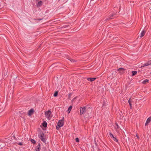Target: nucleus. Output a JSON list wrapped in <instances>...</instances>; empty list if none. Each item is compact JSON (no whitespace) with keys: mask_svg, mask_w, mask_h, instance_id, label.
Listing matches in <instances>:
<instances>
[{"mask_svg":"<svg viewBox=\"0 0 151 151\" xmlns=\"http://www.w3.org/2000/svg\"><path fill=\"white\" fill-rule=\"evenodd\" d=\"M44 134L42 131H40L39 134L38 136L39 138L41 139V141L44 143H45L46 142V139L44 137Z\"/></svg>","mask_w":151,"mask_h":151,"instance_id":"obj_1","label":"nucleus"},{"mask_svg":"<svg viewBox=\"0 0 151 151\" xmlns=\"http://www.w3.org/2000/svg\"><path fill=\"white\" fill-rule=\"evenodd\" d=\"M87 106H86L82 107L80 108V115H82L87 111L88 108H87Z\"/></svg>","mask_w":151,"mask_h":151,"instance_id":"obj_2","label":"nucleus"},{"mask_svg":"<svg viewBox=\"0 0 151 151\" xmlns=\"http://www.w3.org/2000/svg\"><path fill=\"white\" fill-rule=\"evenodd\" d=\"M64 124V122L63 119L59 120L56 126V129L57 130H58L60 127L63 126Z\"/></svg>","mask_w":151,"mask_h":151,"instance_id":"obj_3","label":"nucleus"},{"mask_svg":"<svg viewBox=\"0 0 151 151\" xmlns=\"http://www.w3.org/2000/svg\"><path fill=\"white\" fill-rule=\"evenodd\" d=\"M116 13H112L109 15L108 18H107L106 20H109V19H113L117 17L116 15Z\"/></svg>","mask_w":151,"mask_h":151,"instance_id":"obj_4","label":"nucleus"},{"mask_svg":"<svg viewBox=\"0 0 151 151\" xmlns=\"http://www.w3.org/2000/svg\"><path fill=\"white\" fill-rule=\"evenodd\" d=\"M51 112L50 110H49L47 111H46L45 112V115L46 118H47L49 120H50L49 118L51 114Z\"/></svg>","mask_w":151,"mask_h":151,"instance_id":"obj_5","label":"nucleus"},{"mask_svg":"<svg viewBox=\"0 0 151 151\" xmlns=\"http://www.w3.org/2000/svg\"><path fill=\"white\" fill-rule=\"evenodd\" d=\"M125 69L124 68H121L118 69L117 70L119 71V73L120 74H122L125 71Z\"/></svg>","mask_w":151,"mask_h":151,"instance_id":"obj_6","label":"nucleus"},{"mask_svg":"<svg viewBox=\"0 0 151 151\" xmlns=\"http://www.w3.org/2000/svg\"><path fill=\"white\" fill-rule=\"evenodd\" d=\"M34 112V110L33 109H31L28 112V114L29 116H30Z\"/></svg>","mask_w":151,"mask_h":151,"instance_id":"obj_7","label":"nucleus"},{"mask_svg":"<svg viewBox=\"0 0 151 151\" xmlns=\"http://www.w3.org/2000/svg\"><path fill=\"white\" fill-rule=\"evenodd\" d=\"M151 121V116L149 117L147 120L145 124V125L147 126Z\"/></svg>","mask_w":151,"mask_h":151,"instance_id":"obj_8","label":"nucleus"},{"mask_svg":"<svg viewBox=\"0 0 151 151\" xmlns=\"http://www.w3.org/2000/svg\"><path fill=\"white\" fill-rule=\"evenodd\" d=\"M42 1H39L38 3L37 4V6L38 7H41L42 5Z\"/></svg>","mask_w":151,"mask_h":151,"instance_id":"obj_9","label":"nucleus"},{"mask_svg":"<svg viewBox=\"0 0 151 151\" xmlns=\"http://www.w3.org/2000/svg\"><path fill=\"white\" fill-rule=\"evenodd\" d=\"M40 146V143H39L37 146V147L35 149L36 151H40L41 149Z\"/></svg>","mask_w":151,"mask_h":151,"instance_id":"obj_10","label":"nucleus"},{"mask_svg":"<svg viewBox=\"0 0 151 151\" xmlns=\"http://www.w3.org/2000/svg\"><path fill=\"white\" fill-rule=\"evenodd\" d=\"M96 79V78H88L87 80L88 81L92 82L94 81Z\"/></svg>","mask_w":151,"mask_h":151,"instance_id":"obj_11","label":"nucleus"},{"mask_svg":"<svg viewBox=\"0 0 151 151\" xmlns=\"http://www.w3.org/2000/svg\"><path fill=\"white\" fill-rule=\"evenodd\" d=\"M132 99H131V98H130L128 101L129 104L130 106V109H132Z\"/></svg>","mask_w":151,"mask_h":151,"instance_id":"obj_12","label":"nucleus"},{"mask_svg":"<svg viewBox=\"0 0 151 151\" xmlns=\"http://www.w3.org/2000/svg\"><path fill=\"white\" fill-rule=\"evenodd\" d=\"M145 30H143L142 32H141V33L140 35V37L141 38L142 37H143L144 35H145Z\"/></svg>","mask_w":151,"mask_h":151,"instance_id":"obj_13","label":"nucleus"},{"mask_svg":"<svg viewBox=\"0 0 151 151\" xmlns=\"http://www.w3.org/2000/svg\"><path fill=\"white\" fill-rule=\"evenodd\" d=\"M43 126L45 127L46 128L47 127V123L46 122V121H44L42 124Z\"/></svg>","mask_w":151,"mask_h":151,"instance_id":"obj_14","label":"nucleus"},{"mask_svg":"<svg viewBox=\"0 0 151 151\" xmlns=\"http://www.w3.org/2000/svg\"><path fill=\"white\" fill-rule=\"evenodd\" d=\"M149 81V80L147 79H145L142 81V83L143 84H145L146 83H148Z\"/></svg>","mask_w":151,"mask_h":151,"instance_id":"obj_15","label":"nucleus"},{"mask_svg":"<svg viewBox=\"0 0 151 151\" xmlns=\"http://www.w3.org/2000/svg\"><path fill=\"white\" fill-rule=\"evenodd\" d=\"M137 72L136 71H132V76H133L137 74Z\"/></svg>","mask_w":151,"mask_h":151,"instance_id":"obj_16","label":"nucleus"},{"mask_svg":"<svg viewBox=\"0 0 151 151\" xmlns=\"http://www.w3.org/2000/svg\"><path fill=\"white\" fill-rule=\"evenodd\" d=\"M115 125L116 126L115 127V129H119V126L117 122H116Z\"/></svg>","mask_w":151,"mask_h":151,"instance_id":"obj_17","label":"nucleus"},{"mask_svg":"<svg viewBox=\"0 0 151 151\" xmlns=\"http://www.w3.org/2000/svg\"><path fill=\"white\" fill-rule=\"evenodd\" d=\"M72 106H70L68 108V111L69 113H70V111H71V110L72 109Z\"/></svg>","mask_w":151,"mask_h":151,"instance_id":"obj_18","label":"nucleus"},{"mask_svg":"<svg viewBox=\"0 0 151 151\" xmlns=\"http://www.w3.org/2000/svg\"><path fill=\"white\" fill-rule=\"evenodd\" d=\"M58 91H56L55 92L53 96L54 97H56L58 96Z\"/></svg>","mask_w":151,"mask_h":151,"instance_id":"obj_19","label":"nucleus"},{"mask_svg":"<svg viewBox=\"0 0 151 151\" xmlns=\"http://www.w3.org/2000/svg\"><path fill=\"white\" fill-rule=\"evenodd\" d=\"M106 104L105 102V101L104 100L103 101L102 106L103 107L106 106Z\"/></svg>","mask_w":151,"mask_h":151,"instance_id":"obj_20","label":"nucleus"},{"mask_svg":"<svg viewBox=\"0 0 151 151\" xmlns=\"http://www.w3.org/2000/svg\"><path fill=\"white\" fill-rule=\"evenodd\" d=\"M30 141L33 144H35L36 143V141L34 139H31Z\"/></svg>","mask_w":151,"mask_h":151,"instance_id":"obj_21","label":"nucleus"},{"mask_svg":"<svg viewBox=\"0 0 151 151\" xmlns=\"http://www.w3.org/2000/svg\"><path fill=\"white\" fill-rule=\"evenodd\" d=\"M68 59L71 62H76V60H75L72 59L71 58H68Z\"/></svg>","mask_w":151,"mask_h":151,"instance_id":"obj_22","label":"nucleus"},{"mask_svg":"<svg viewBox=\"0 0 151 151\" xmlns=\"http://www.w3.org/2000/svg\"><path fill=\"white\" fill-rule=\"evenodd\" d=\"M148 66V65L147 63H145L142 65L140 68H142L145 66Z\"/></svg>","mask_w":151,"mask_h":151,"instance_id":"obj_23","label":"nucleus"},{"mask_svg":"<svg viewBox=\"0 0 151 151\" xmlns=\"http://www.w3.org/2000/svg\"><path fill=\"white\" fill-rule=\"evenodd\" d=\"M75 141H76V142H79V139L78 137L76 138L75 139Z\"/></svg>","mask_w":151,"mask_h":151,"instance_id":"obj_24","label":"nucleus"},{"mask_svg":"<svg viewBox=\"0 0 151 151\" xmlns=\"http://www.w3.org/2000/svg\"><path fill=\"white\" fill-rule=\"evenodd\" d=\"M147 63L148 65H151V60L148 61Z\"/></svg>","mask_w":151,"mask_h":151,"instance_id":"obj_25","label":"nucleus"},{"mask_svg":"<svg viewBox=\"0 0 151 151\" xmlns=\"http://www.w3.org/2000/svg\"><path fill=\"white\" fill-rule=\"evenodd\" d=\"M109 135L111 137H114L113 135L111 132L109 133Z\"/></svg>","mask_w":151,"mask_h":151,"instance_id":"obj_26","label":"nucleus"},{"mask_svg":"<svg viewBox=\"0 0 151 151\" xmlns=\"http://www.w3.org/2000/svg\"><path fill=\"white\" fill-rule=\"evenodd\" d=\"M72 95V93H70L68 95V99H70V97Z\"/></svg>","mask_w":151,"mask_h":151,"instance_id":"obj_27","label":"nucleus"},{"mask_svg":"<svg viewBox=\"0 0 151 151\" xmlns=\"http://www.w3.org/2000/svg\"><path fill=\"white\" fill-rule=\"evenodd\" d=\"M114 140L116 142H118V139L116 137H115V138L114 139Z\"/></svg>","mask_w":151,"mask_h":151,"instance_id":"obj_28","label":"nucleus"},{"mask_svg":"<svg viewBox=\"0 0 151 151\" xmlns=\"http://www.w3.org/2000/svg\"><path fill=\"white\" fill-rule=\"evenodd\" d=\"M17 144H18V145H23L22 143L21 142H19Z\"/></svg>","mask_w":151,"mask_h":151,"instance_id":"obj_29","label":"nucleus"},{"mask_svg":"<svg viewBox=\"0 0 151 151\" xmlns=\"http://www.w3.org/2000/svg\"><path fill=\"white\" fill-rule=\"evenodd\" d=\"M76 97H75V98H73V99H72V101H72V102H73V101H74V100L76 99Z\"/></svg>","mask_w":151,"mask_h":151,"instance_id":"obj_30","label":"nucleus"},{"mask_svg":"<svg viewBox=\"0 0 151 151\" xmlns=\"http://www.w3.org/2000/svg\"><path fill=\"white\" fill-rule=\"evenodd\" d=\"M42 19H38V20L40 21V20H42Z\"/></svg>","mask_w":151,"mask_h":151,"instance_id":"obj_31","label":"nucleus"},{"mask_svg":"<svg viewBox=\"0 0 151 151\" xmlns=\"http://www.w3.org/2000/svg\"><path fill=\"white\" fill-rule=\"evenodd\" d=\"M70 58L69 56H68V57H67V58L68 59V58Z\"/></svg>","mask_w":151,"mask_h":151,"instance_id":"obj_32","label":"nucleus"},{"mask_svg":"<svg viewBox=\"0 0 151 151\" xmlns=\"http://www.w3.org/2000/svg\"><path fill=\"white\" fill-rule=\"evenodd\" d=\"M112 138H113V139H114L115 138V137H114H114H113Z\"/></svg>","mask_w":151,"mask_h":151,"instance_id":"obj_33","label":"nucleus"},{"mask_svg":"<svg viewBox=\"0 0 151 151\" xmlns=\"http://www.w3.org/2000/svg\"><path fill=\"white\" fill-rule=\"evenodd\" d=\"M14 139H15V136H14Z\"/></svg>","mask_w":151,"mask_h":151,"instance_id":"obj_34","label":"nucleus"},{"mask_svg":"<svg viewBox=\"0 0 151 151\" xmlns=\"http://www.w3.org/2000/svg\"><path fill=\"white\" fill-rule=\"evenodd\" d=\"M150 74H151V72L150 73Z\"/></svg>","mask_w":151,"mask_h":151,"instance_id":"obj_35","label":"nucleus"}]
</instances>
